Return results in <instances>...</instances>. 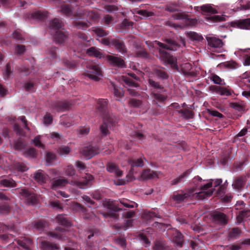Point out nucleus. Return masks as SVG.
Listing matches in <instances>:
<instances>
[{
	"instance_id": "nucleus-50",
	"label": "nucleus",
	"mask_w": 250,
	"mask_h": 250,
	"mask_svg": "<svg viewBox=\"0 0 250 250\" xmlns=\"http://www.w3.org/2000/svg\"><path fill=\"white\" fill-rule=\"evenodd\" d=\"M174 241L177 244V246L180 247H182L183 243V235L180 232H177V234L174 238Z\"/></svg>"
},
{
	"instance_id": "nucleus-8",
	"label": "nucleus",
	"mask_w": 250,
	"mask_h": 250,
	"mask_svg": "<svg viewBox=\"0 0 250 250\" xmlns=\"http://www.w3.org/2000/svg\"><path fill=\"white\" fill-rule=\"evenodd\" d=\"M210 218L212 222L219 225L225 226L228 223V216L220 211L215 210L212 212Z\"/></svg>"
},
{
	"instance_id": "nucleus-41",
	"label": "nucleus",
	"mask_w": 250,
	"mask_h": 250,
	"mask_svg": "<svg viewBox=\"0 0 250 250\" xmlns=\"http://www.w3.org/2000/svg\"><path fill=\"white\" fill-rule=\"evenodd\" d=\"M61 12L63 14L69 17L73 14L72 9L68 4H64L61 6Z\"/></svg>"
},
{
	"instance_id": "nucleus-14",
	"label": "nucleus",
	"mask_w": 250,
	"mask_h": 250,
	"mask_svg": "<svg viewBox=\"0 0 250 250\" xmlns=\"http://www.w3.org/2000/svg\"><path fill=\"white\" fill-rule=\"evenodd\" d=\"M100 152L99 148L97 146H89L85 147L83 150V154L86 159H89Z\"/></svg>"
},
{
	"instance_id": "nucleus-42",
	"label": "nucleus",
	"mask_w": 250,
	"mask_h": 250,
	"mask_svg": "<svg viewBox=\"0 0 250 250\" xmlns=\"http://www.w3.org/2000/svg\"><path fill=\"white\" fill-rule=\"evenodd\" d=\"M73 25L76 28L82 29H85L89 26L87 20L86 21H75L73 22Z\"/></svg>"
},
{
	"instance_id": "nucleus-18",
	"label": "nucleus",
	"mask_w": 250,
	"mask_h": 250,
	"mask_svg": "<svg viewBox=\"0 0 250 250\" xmlns=\"http://www.w3.org/2000/svg\"><path fill=\"white\" fill-rule=\"evenodd\" d=\"M160 172L154 171L149 168L144 169L141 173V178L143 180L153 179L158 178Z\"/></svg>"
},
{
	"instance_id": "nucleus-21",
	"label": "nucleus",
	"mask_w": 250,
	"mask_h": 250,
	"mask_svg": "<svg viewBox=\"0 0 250 250\" xmlns=\"http://www.w3.org/2000/svg\"><path fill=\"white\" fill-rule=\"evenodd\" d=\"M17 244L22 248L21 250H29L32 243L31 239L26 237H21L17 241Z\"/></svg>"
},
{
	"instance_id": "nucleus-49",
	"label": "nucleus",
	"mask_w": 250,
	"mask_h": 250,
	"mask_svg": "<svg viewBox=\"0 0 250 250\" xmlns=\"http://www.w3.org/2000/svg\"><path fill=\"white\" fill-rule=\"evenodd\" d=\"M210 80L213 82L215 84L218 85H225V83L224 80H222L220 77L216 74H213L210 78Z\"/></svg>"
},
{
	"instance_id": "nucleus-59",
	"label": "nucleus",
	"mask_w": 250,
	"mask_h": 250,
	"mask_svg": "<svg viewBox=\"0 0 250 250\" xmlns=\"http://www.w3.org/2000/svg\"><path fill=\"white\" fill-rule=\"evenodd\" d=\"M130 106L134 107H138L142 104V102L136 99H131L129 101Z\"/></svg>"
},
{
	"instance_id": "nucleus-9",
	"label": "nucleus",
	"mask_w": 250,
	"mask_h": 250,
	"mask_svg": "<svg viewBox=\"0 0 250 250\" xmlns=\"http://www.w3.org/2000/svg\"><path fill=\"white\" fill-rule=\"evenodd\" d=\"M21 196L25 200L28 205H34L37 202V196L34 192L26 188L18 189Z\"/></svg>"
},
{
	"instance_id": "nucleus-33",
	"label": "nucleus",
	"mask_w": 250,
	"mask_h": 250,
	"mask_svg": "<svg viewBox=\"0 0 250 250\" xmlns=\"http://www.w3.org/2000/svg\"><path fill=\"white\" fill-rule=\"evenodd\" d=\"M201 10L203 13H208L211 14H217L218 11L212 6L211 4H207L200 7Z\"/></svg>"
},
{
	"instance_id": "nucleus-61",
	"label": "nucleus",
	"mask_w": 250,
	"mask_h": 250,
	"mask_svg": "<svg viewBox=\"0 0 250 250\" xmlns=\"http://www.w3.org/2000/svg\"><path fill=\"white\" fill-rule=\"evenodd\" d=\"M11 73L12 71L11 69L10 64L9 63H7L5 67V71L3 73L4 79L5 80H7L8 79H9Z\"/></svg>"
},
{
	"instance_id": "nucleus-63",
	"label": "nucleus",
	"mask_w": 250,
	"mask_h": 250,
	"mask_svg": "<svg viewBox=\"0 0 250 250\" xmlns=\"http://www.w3.org/2000/svg\"><path fill=\"white\" fill-rule=\"evenodd\" d=\"M46 223L43 221H38L35 223V227L39 230H42L46 227Z\"/></svg>"
},
{
	"instance_id": "nucleus-27",
	"label": "nucleus",
	"mask_w": 250,
	"mask_h": 250,
	"mask_svg": "<svg viewBox=\"0 0 250 250\" xmlns=\"http://www.w3.org/2000/svg\"><path fill=\"white\" fill-rule=\"evenodd\" d=\"M194 191H192L191 192L185 193L183 194H179V193H174L172 196V199L176 202L177 203H181L183 201H184L186 199L189 197L192 192Z\"/></svg>"
},
{
	"instance_id": "nucleus-34",
	"label": "nucleus",
	"mask_w": 250,
	"mask_h": 250,
	"mask_svg": "<svg viewBox=\"0 0 250 250\" xmlns=\"http://www.w3.org/2000/svg\"><path fill=\"white\" fill-rule=\"evenodd\" d=\"M86 53L90 56L98 58H101L103 57L102 53L95 47H91L88 48L86 51Z\"/></svg>"
},
{
	"instance_id": "nucleus-1",
	"label": "nucleus",
	"mask_w": 250,
	"mask_h": 250,
	"mask_svg": "<svg viewBox=\"0 0 250 250\" xmlns=\"http://www.w3.org/2000/svg\"><path fill=\"white\" fill-rule=\"evenodd\" d=\"M108 104V101L106 99H99L97 102V111L103 119V123L100 126V130L104 136H106L109 133L108 128L115 125L117 123L116 119L109 113Z\"/></svg>"
},
{
	"instance_id": "nucleus-36",
	"label": "nucleus",
	"mask_w": 250,
	"mask_h": 250,
	"mask_svg": "<svg viewBox=\"0 0 250 250\" xmlns=\"http://www.w3.org/2000/svg\"><path fill=\"white\" fill-rule=\"evenodd\" d=\"M56 220L60 225L66 227L71 226L70 222L67 219L64 214L58 215L56 217Z\"/></svg>"
},
{
	"instance_id": "nucleus-26",
	"label": "nucleus",
	"mask_w": 250,
	"mask_h": 250,
	"mask_svg": "<svg viewBox=\"0 0 250 250\" xmlns=\"http://www.w3.org/2000/svg\"><path fill=\"white\" fill-rule=\"evenodd\" d=\"M106 169L109 172L114 173L118 177H121L123 175V171L119 169L118 167L115 163H108Z\"/></svg>"
},
{
	"instance_id": "nucleus-22",
	"label": "nucleus",
	"mask_w": 250,
	"mask_h": 250,
	"mask_svg": "<svg viewBox=\"0 0 250 250\" xmlns=\"http://www.w3.org/2000/svg\"><path fill=\"white\" fill-rule=\"evenodd\" d=\"M232 24L235 27L242 29H250V19L239 20L234 21Z\"/></svg>"
},
{
	"instance_id": "nucleus-12",
	"label": "nucleus",
	"mask_w": 250,
	"mask_h": 250,
	"mask_svg": "<svg viewBox=\"0 0 250 250\" xmlns=\"http://www.w3.org/2000/svg\"><path fill=\"white\" fill-rule=\"evenodd\" d=\"M105 205L108 209L112 210L113 212L105 213L104 214V216L105 217L108 216L114 218H117L118 215L116 212L122 210V208L119 205V204H115L112 201H109L105 203Z\"/></svg>"
},
{
	"instance_id": "nucleus-24",
	"label": "nucleus",
	"mask_w": 250,
	"mask_h": 250,
	"mask_svg": "<svg viewBox=\"0 0 250 250\" xmlns=\"http://www.w3.org/2000/svg\"><path fill=\"white\" fill-rule=\"evenodd\" d=\"M208 45L212 48H221L223 45L222 41L215 37H207Z\"/></svg>"
},
{
	"instance_id": "nucleus-39",
	"label": "nucleus",
	"mask_w": 250,
	"mask_h": 250,
	"mask_svg": "<svg viewBox=\"0 0 250 250\" xmlns=\"http://www.w3.org/2000/svg\"><path fill=\"white\" fill-rule=\"evenodd\" d=\"M0 184L4 187L14 188L17 186L16 182L13 179H3L0 181Z\"/></svg>"
},
{
	"instance_id": "nucleus-5",
	"label": "nucleus",
	"mask_w": 250,
	"mask_h": 250,
	"mask_svg": "<svg viewBox=\"0 0 250 250\" xmlns=\"http://www.w3.org/2000/svg\"><path fill=\"white\" fill-rule=\"evenodd\" d=\"M148 83L151 87L152 95L154 99L160 102H164L167 99V96L161 93L165 91L164 87L159 82L152 79L148 80Z\"/></svg>"
},
{
	"instance_id": "nucleus-15",
	"label": "nucleus",
	"mask_w": 250,
	"mask_h": 250,
	"mask_svg": "<svg viewBox=\"0 0 250 250\" xmlns=\"http://www.w3.org/2000/svg\"><path fill=\"white\" fill-rule=\"evenodd\" d=\"M111 45L120 53L124 54L127 51V48L124 41L120 39L113 38L111 41Z\"/></svg>"
},
{
	"instance_id": "nucleus-23",
	"label": "nucleus",
	"mask_w": 250,
	"mask_h": 250,
	"mask_svg": "<svg viewBox=\"0 0 250 250\" xmlns=\"http://www.w3.org/2000/svg\"><path fill=\"white\" fill-rule=\"evenodd\" d=\"M128 75L131 77L128 78L126 77H124V82L125 83L128 84V85L133 86V87H137L139 84L137 83H136L134 80L138 81L139 80V78L136 76L135 74L134 73H129Z\"/></svg>"
},
{
	"instance_id": "nucleus-35",
	"label": "nucleus",
	"mask_w": 250,
	"mask_h": 250,
	"mask_svg": "<svg viewBox=\"0 0 250 250\" xmlns=\"http://www.w3.org/2000/svg\"><path fill=\"white\" fill-rule=\"evenodd\" d=\"M213 190L212 189H209L207 191L201 190V191L198 193H196L195 194V198L198 200H203L210 196L213 194Z\"/></svg>"
},
{
	"instance_id": "nucleus-17",
	"label": "nucleus",
	"mask_w": 250,
	"mask_h": 250,
	"mask_svg": "<svg viewBox=\"0 0 250 250\" xmlns=\"http://www.w3.org/2000/svg\"><path fill=\"white\" fill-rule=\"evenodd\" d=\"M34 180L41 185L45 184L47 180V175L41 169H39L33 174Z\"/></svg>"
},
{
	"instance_id": "nucleus-2",
	"label": "nucleus",
	"mask_w": 250,
	"mask_h": 250,
	"mask_svg": "<svg viewBox=\"0 0 250 250\" xmlns=\"http://www.w3.org/2000/svg\"><path fill=\"white\" fill-rule=\"evenodd\" d=\"M165 41L167 44L159 41H155V44L161 48L159 49V58L165 64H170L173 68L178 69L176 58L164 50V49L175 50L179 47V45L176 41L171 39H166Z\"/></svg>"
},
{
	"instance_id": "nucleus-45",
	"label": "nucleus",
	"mask_w": 250,
	"mask_h": 250,
	"mask_svg": "<svg viewBox=\"0 0 250 250\" xmlns=\"http://www.w3.org/2000/svg\"><path fill=\"white\" fill-rule=\"evenodd\" d=\"M172 17L175 20H189L188 15L184 12H178L174 13L172 15Z\"/></svg>"
},
{
	"instance_id": "nucleus-3",
	"label": "nucleus",
	"mask_w": 250,
	"mask_h": 250,
	"mask_svg": "<svg viewBox=\"0 0 250 250\" xmlns=\"http://www.w3.org/2000/svg\"><path fill=\"white\" fill-rule=\"evenodd\" d=\"M93 179V176L90 174H86L85 176L82 177L81 180H71L70 182H69L66 179L62 177L58 179L53 180L51 187L53 189H56L57 188L62 187L69 183L71 185L76 186L81 188H84L90 184V182Z\"/></svg>"
},
{
	"instance_id": "nucleus-31",
	"label": "nucleus",
	"mask_w": 250,
	"mask_h": 250,
	"mask_svg": "<svg viewBox=\"0 0 250 250\" xmlns=\"http://www.w3.org/2000/svg\"><path fill=\"white\" fill-rule=\"evenodd\" d=\"M48 12L47 11L41 12L38 11L32 13L31 14V17L34 19L43 20L48 17Z\"/></svg>"
},
{
	"instance_id": "nucleus-43",
	"label": "nucleus",
	"mask_w": 250,
	"mask_h": 250,
	"mask_svg": "<svg viewBox=\"0 0 250 250\" xmlns=\"http://www.w3.org/2000/svg\"><path fill=\"white\" fill-rule=\"evenodd\" d=\"M142 217L146 220H150L154 218L158 217L157 214L152 211H145L142 214Z\"/></svg>"
},
{
	"instance_id": "nucleus-11",
	"label": "nucleus",
	"mask_w": 250,
	"mask_h": 250,
	"mask_svg": "<svg viewBox=\"0 0 250 250\" xmlns=\"http://www.w3.org/2000/svg\"><path fill=\"white\" fill-rule=\"evenodd\" d=\"M71 106V104L67 101H56L51 104V108L57 112H63L69 110Z\"/></svg>"
},
{
	"instance_id": "nucleus-62",
	"label": "nucleus",
	"mask_w": 250,
	"mask_h": 250,
	"mask_svg": "<svg viewBox=\"0 0 250 250\" xmlns=\"http://www.w3.org/2000/svg\"><path fill=\"white\" fill-rule=\"evenodd\" d=\"M58 151L61 155H67L70 152V148L68 146H62L58 149Z\"/></svg>"
},
{
	"instance_id": "nucleus-58",
	"label": "nucleus",
	"mask_w": 250,
	"mask_h": 250,
	"mask_svg": "<svg viewBox=\"0 0 250 250\" xmlns=\"http://www.w3.org/2000/svg\"><path fill=\"white\" fill-rule=\"evenodd\" d=\"M53 121L52 116L50 113H46L43 118V123L48 125L52 124Z\"/></svg>"
},
{
	"instance_id": "nucleus-46",
	"label": "nucleus",
	"mask_w": 250,
	"mask_h": 250,
	"mask_svg": "<svg viewBox=\"0 0 250 250\" xmlns=\"http://www.w3.org/2000/svg\"><path fill=\"white\" fill-rule=\"evenodd\" d=\"M114 94L117 98H122L124 96V91L122 88L113 84Z\"/></svg>"
},
{
	"instance_id": "nucleus-40",
	"label": "nucleus",
	"mask_w": 250,
	"mask_h": 250,
	"mask_svg": "<svg viewBox=\"0 0 250 250\" xmlns=\"http://www.w3.org/2000/svg\"><path fill=\"white\" fill-rule=\"evenodd\" d=\"M187 36L189 37L191 40L196 41L198 42L202 41L203 40V37L201 35L195 32L190 31L189 32L187 33Z\"/></svg>"
},
{
	"instance_id": "nucleus-19",
	"label": "nucleus",
	"mask_w": 250,
	"mask_h": 250,
	"mask_svg": "<svg viewBox=\"0 0 250 250\" xmlns=\"http://www.w3.org/2000/svg\"><path fill=\"white\" fill-rule=\"evenodd\" d=\"M153 71L155 75L161 80H166L169 77L168 74L165 70V68L163 67H156L153 68Z\"/></svg>"
},
{
	"instance_id": "nucleus-28",
	"label": "nucleus",
	"mask_w": 250,
	"mask_h": 250,
	"mask_svg": "<svg viewBox=\"0 0 250 250\" xmlns=\"http://www.w3.org/2000/svg\"><path fill=\"white\" fill-rule=\"evenodd\" d=\"M40 247L42 250H59L60 249L56 244L47 241H42Z\"/></svg>"
},
{
	"instance_id": "nucleus-29",
	"label": "nucleus",
	"mask_w": 250,
	"mask_h": 250,
	"mask_svg": "<svg viewBox=\"0 0 250 250\" xmlns=\"http://www.w3.org/2000/svg\"><path fill=\"white\" fill-rule=\"evenodd\" d=\"M181 71L185 76H194L195 72L192 70V65L188 62L184 63L181 66Z\"/></svg>"
},
{
	"instance_id": "nucleus-30",
	"label": "nucleus",
	"mask_w": 250,
	"mask_h": 250,
	"mask_svg": "<svg viewBox=\"0 0 250 250\" xmlns=\"http://www.w3.org/2000/svg\"><path fill=\"white\" fill-rule=\"evenodd\" d=\"M178 113L181 114V117L186 120L192 119L194 117V112L188 109L184 108L177 110Z\"/></svg>"
},
{
	"instance_id": "nucleus-20",
	"label": "nucleus",
	"mask_w": 250,
	"mask_h": 250,
	"mask_svg": "<svg viewBox=\"0 0 250 250\" xmlns=\"http://www.w3.org/2000/svg\"><path fill=\"white\" fill-rule=\"evenodd\" d=\"M247 178L245 176H239L235 178L232 187L233 188L237 190H241L245 185Z\"/></svg>"
},
{
	"instance_id": "nucleus-16",
	"label": "nucleus",
	"mask_w": 250,
	"mask_h": 250,
	"mask_svg": "<svg viewBox=\"0 0 250 250\" xmlns=\"http://www.w3.org/2000/svg\"><path fill=\"white\" fill-rule=\"evenodd\" d=\"M66 230L64 228L57 227L55 231H50L48 235L59 240H65L66 238Z\"/></svg>"
},
{
	"instance_id": "nucleus-55",
	"label": "nucleus",
	"mask_w": 250,
	"mask_h": 250,
	"mask_svg": "<svg viewBox=\"0 0 250 250\" xmlns=\"http://www.w3.org/2000/svg\"><path fill=\"white\" fill-rule=\"evenodd\" d=\"M14 131L16 134L20 136H24L25 133L23 129L18 124H15L13 126Z\"/></svg>"
},
{
	"instance_id": "nucleus-47",
	"label": "nucleus",
	"mask_w": 250,
	"mask_h": 250,
	"mask_svg": "<svg viewBox=\"0 0 250 250\" xmlns=\"http://www.w3.org/2000/svg\"><path fill=\"white\" fill-rule=\"evenodd\" d=\"M15 169L19 171L24 172L28 170V168L26 165L23 163H16L14 164Z\"/></svg>"
},
{
	"instance_id": "nucleus-7",
	"label": "nucleus",
	"mask_w": 250,
	"mask_h": 250,
	"mask_svg": "<svg viewBox=\"0 0 250 250\" xmlns=\"http://www.w3.org/2000/svg\"><path fill=\"white\" fill-rule=\"evenodd\" d=\"M87 68V72L83 75L89 79L94 81H99L103 76L102 71L98 65L91 63Z\"/></svg>"
},
{
	"instance_id": "nucleus-4",
	"label": "nucleus",
	"mask_w": 250,
	"mask_h": 250,
	"mask_svg": "<svg viewBox=\"0 0 250 250\" xmlns=\"http://www.w3.org/2000/svg\"><path fill=\"white\" fill-rule=\"evenodd\" d=\"M63 23L57 18L53 19L49 23L50 29L55 31L53 38L55 41L58 43L64 42L68 37L67 32L63 30Z\"/></svg>"
},
{
	"instance_id": "nucleus-13",
	"label": "nucleus",
	"mask_w": 250,
	"mask_h": 250,
	"mask_svg": "<svg viewBox=\"0 0 250 250\" xmlns=\"http://www.w3.org/2000/svg\"><path fill=\"white\" fill-rule=\"evenodd\" d=\"M106 58L109 63L113 66L119 68L125 67V62L121 57L107 55Z\"/></svg>"
},
{
	"instance_id": "nucleus-32",
	"label": "nucleus",
	"mask_w": 250,
	"mask_h": 250,
	"mask_svg": "<svg viewBox=\"0 0 250 250\" xmlns=\"http://www.w3.org/2000/svg\"><path fill=\"white\" fill-rule=\"evenodd\" d=\"M146 159L143 158H140L138 159H131L129 160V163L131 165L132 168L131 170H132L134 167H142L144 166V162L143 160Z\"/></svg>"
},
{
	"instance_id": "nucleus-37",
	"label": "nucleus",
	"mask_w": 250,
	"mask_h": 250,
	"mask_svg": "<svg viewBox=\"0 0 250 250\" xmlns=\"http://www.w3.org/2000/svg\"><path fill=\"white\" fill-rule=\"evenodd\" d=\"M191 173V170L188 169L185 171L182 174L179 176L178 177L173 179L171 182L172 185H177L178 183L183 181L184 179L186 177L188 176Z\"/></svg>"
},
{
	"instance_id": "nucleus-52",
	"label": "nucleus",
	"mask_w": 250,
	"mask_h": 250,
	"mask_svg": "<svg viewBox=\"0 0 250 250\" xmlns=\"http://www.w3.org/2000/svg\"><path fill=\"white\" fill-rule=\"evenodd\" d=\"M82 198L87 204L88 207L92 208L95 207L96 206L97 204H95V202L92 200L89 196L87 195H83Z\"/></svg>"
},
{
	"instance_id": "nucleus-56",
	"label": "nucleus",
	"mask_w": 250,
	"mask_h": 250,
	"mask_svg": "<svg viewBox=\"0 0 250 250\" xmlns=\"http://www.w3.org/2000/svg\"><path fill=\"white\" fill-rule=\"evenodd\" d=\"M66 174L69 176H73L75 175V170L72 166H68L65 169Z\"/></svg>"
},
{
	"instance_id": "nucleus-51",
	"label": "nucleus",
	"mask_w": 250,
	"mask_h": 250,
	"mask_svg": "<svg viewBox=\"0 0 250 250\" xmlns=\"http://www.w3.org/2000/svg\"><path fill=\"white\" fill-rule=\"evenodd\" d=\"M120 203L123 206L127 208H134V202H131L127 199H122L120 200Z\"/></svg>"
},
{
	"instance_id": "nucleus-64",
	"label": "nucleus",
	"mask_w": 250,
	"mask_h": 250,
	"mask_svg": "<svg viewBox=\"0 0 250 250\" xmlns=\"http://www.w3.org/2000/svg\"><path fill=\"white\" fill-rule=\"evenodd\" d=\"M25 154L28 156L35 157L37 154V151L34 148H30L26 150Z\"/></svg>"
},
{
	"instance_id": "nucleus-6",
	"label": "nucleus",
	"mask_w": 250,
	"mask_h": 250,
	"mask_svg": "<svg viewBox=\"0 0 250 250\" xmlns=\"http://www.w3.org/2000/svg\"><path fill=\"white\" fill-rule=\"evenodd\" d=\"M74 17L76 19H84L87 18L92 22H97L99 19V15L97 11L86 9H80L74 14Z\"/></svg>"
},
{
	"instance_id": "nucleus-38",
	"label": "nucleus",
	"mask_w": 250,
	"mask_h": 250,
	"mask_svg": "<svg viewBox=\"0 0 250 250\" xmlns=\"http://www.w3.org/2000/svg\"><path fill=\"white\" fill-rule=\"evenodd\" d=\"M93 31L95 34L100 37L106 36L109 34V32L108 31L105 30L102 27H95Z\"/></svg>"
},
{
	"instance_id": "nucleus-10",
	"label": "nucleus",
	"mask_w": 250,
	"mask_h": 250,
	"mask_svg": "<svg viewBox=\"0 0 250 250\" xmlns=\"http://www.w3.org/2000/svg\"><path fill=\"white\" fill-rule=\"evenodd\" d=\"M210 90L221 96H230L234 94V91L229 86L223 87L219 85H212L209 87Z\"/></svg>"
},
{
	"instance_id": "nucleus-25",
	"label": "nucleus",
	"mask_w": 250,
	"mask_h": 250,
	"mask_svg": "<svg viewBox=\"0 0 250 250\" xmlns=\"http://www.w3.org/2000/svg\"><path fill=\"white\" fill-rule=\"evenodd\" d=\"M242 233V230L239 227H234L229 230L228 240H232L238 238Z\"/></svg>"
},
{
	"instance_id": "nucleus-48",
	"label": "nucleus",
	"mask_w": 250,
	"mask_h": 250,
	"mask_svg": "<svg viewBox=\"0 0 250 250\" xmlns=\"http://www.w3.org/2000/svg\"><path fill=\"white\" fill-rule=\"evenodd\" d=\"M230 106L234 109L236 110H237L239 112H243L245 110V107L244 105L240 103H230Z\"/></svg>"
},
{
	"instance_id": "nucleus-53",
	"label": "nucleus",
	"mask_w": 250,
	"mask_h": 250,
	"mask_svg": "<svg viewBox=\"0 0 250 250\" xmlns=\"http://www.w3.org/2000/svg\"><path fill=\"white\" fill-rule=\"evenodd\" d=\"M237 64L235 62L231 61L225 62L223 65L225 68L230 69H234L237 67Z\"/></svg>"
},
{
	"instance_id": "nucleus-44",
	"label": "nucleus",
	"mask_w": 250,
	"mask_h": 250,
	"mask_svg": "<svg viewBox=\"0 0 250 250\" xmlns=\"http://www.w3.org/2000/svg\"><path fill=\"white\" fill-rule=\"evenodd\" d=\"M154 250H169L168 247L161 241H156L154 246Z\"/></svg>"
},
{
	"instance_id": "nucleus-60",
	"label": "nucleus",
	"mask_w": 250,
	"mask_h": 250,
	"mask_svg": "<svg viewBox=\"0 0 250 250\" xmlns=\"http://www.w3.org/2000/svg\"><path fill=\"white\" fill-rule=\"evenodd\" d=\"M208 19L214 22L222 21L225 20L224 17L220 15L210 16L208 17Z\"/></svg>"
},
{
	"instance_id": "nucleus-54",
	"label": "nucleus",
	"mask_w": 250,
	"mask_h": 250,
	"mask_svg": "<svg viewBox=\"0 0 250 250\" xmlns=\"http://www.w3.org/2000/svg\"><path fill=\"white\" fill-rule=\"evenodd\" d=\"M136 55L140 58L147 59L149 57V53L146 51V49H141L136 52Z\"/></svg>"
},
{
	"instance_id": "nucleus-57",
	"label": "nucleus",
	"mask_w": 250,
	"mask_h": 250,
	"mask_svg": "<svg viewBox=\"0 0 250 250\" xmlns=\"http://www.w3.org/2000/svg\"><path fill=\"white\" fill-rule=\"evenodd\" d=\"M10 210V207L7 204L0 205V213H8Z\"/></svg>"
}]
</instances>
